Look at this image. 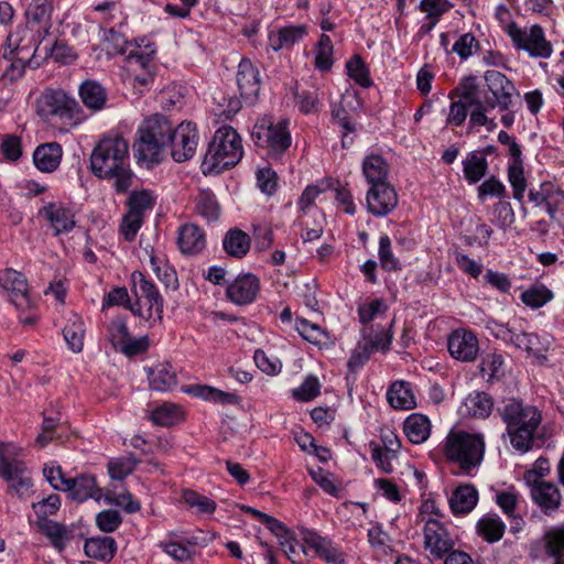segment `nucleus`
<instances>
[{"instance_id":"obj_1","label":"nucleus","mask_w":564,"mask_h":564,"mask_svg":"<svg viewBox=\"0 0 564 564\" xmlns=\"http://www.w3.org/2000/svg\"><path fill=\"white\" fill-rule=\"evenodd\" d=\"M484 79L487 86V93L484 96H481L475 76L465 77L457 86L456 93L474 106L469 116V124L471 127L488 126V129L491 130L496 127V123L487 117V110L498 108L500 111H507L512 104V97L517 89L513 83L498 70H487Z\"/></svg>"},{"instance_id":"obj_2","label":"nucleus","mask_w":564,"mask_h":564,"mask_svg":"<svg viewBox=\"0 0 564 564\" xmlns=\"http://www.w3.org/2000/svg\"><path fill=\"white\" fill-rule=\"evenodd\" d=\"M90 169L97 177L113 181L118 192H126L133 175L129 164V142L119 134L101 138L90 154Z\"/></svg>"},{"instance_id":"obj_3","label":"nucleus","mask_w":564,"mask_h":564,"mask_svg":"<svg viewBox=\"0 0 564 564\" xmlns=\"http://www.w3.org/2000/svg\"><path fill=\"white\" fill-rule=\"evenodd\" d=\"M499 411L511 446L521 453L530 451L541 424V412L517 399H509Z\"/></svg>"},{"instance_id":"obj_4","label":"nucleus","mask_w":564,"mask_h":564,"mask_svg":"<svg viewBox=\"0 0 564 564\" xmlns=\"http://www.w3.org/2000/svg\"><path fill=\"white\" fill-rule=\"evenodd\" d=\"M445 457L466 473L478 467L485 454V440L480 433L452 429L444 441Z\"/></svg>"},{"instance_id":"obj_5","label":"nucleus","mask_w":564,"mask_h":564,"mask_svg":"<svg viewBox=\"0 0 564 564\" xmlns=\"http://www.w3.org/2000/svg\"><path fill=\"white\" fill-rule=\"evenodd\" d=\"M241 138L231 127L219 128L205 154L204 165L219 173L235 166L242 158Z\"/></svg>"},{"instance_id":"obj_6","label":"nucleus","mask_w":564,"mask_h":564,"mask_svg":"<svg viewBox=\"0 0 564 564\" xmlns=\"http://www.w3.org/2000/svg\"><path fill=\"white\" fill-rule=\"evenodd\" d=\"M131 281L132 290L137 296L131 312L145 321L149 326L161 322L163 316V297L155 284L148 280L140 271H134L131 274Z\"/></svg>"},{"instance_id":"obj_7","label":"nucleus","mask_w":564,"mask_h":564,"mask_svg":"<svg viewBox=\"0 0 564 564\" xmlns=\"http://www.w3.org/2000/svg\"><path fill=\"white\" fill-rule=\"evenodd\" d=\"M288 124L286 119L274 120L264 116L254 123L251 137L257 145L268 149L272 154H280L291 144Z\"/></svg>"},{"instance_id":"obj_8","label":"nucleus","mask_w":564,"mask_h":564,"mask_svg":"<svg viewBox=\"0 0 564 564\" xmlns=\"http://www.w3.org/2000/svg\"><path fill=\"white\" fill-rule=\"evenodd\" d=\"M22 452L13 443L0 442V475L17 491L31 486L28 469L20 459Z\"/></svg>"},{"instance_id":"obj_9","label":"nucleus","mask_w":564,"mask_h":564,"mask_svg":"<svg viewBox=\"0 0 564 564\" xmlns=\"http://www.w3.org/2000/svg\"><path fill=\"white\" fill-rule=\"evenodd\" d=\"M513 45L529 53L532 57L547 58L552 55L553 48L544 36L541 26L519 28L516 23L508 24L506 29Z\"/></svg>"},{"instance_id":"obj_10","label":"nucleus","mask_w":564,"mask_h":564,"mask_svg":"<svg viewBox=\"0 0 564 564\" xmlns=\"http://www.w3.org/2000/svg\"><path fill=\"white\" fill-rule=\"evenodd\" d=\"M497 336L523 350L529 358H535L540 362L546 360V352L551 346L547 337H540L534 333L516 332L508 326H501Z\"/></svg>"},{"instance_id":"obj_11","label":"nucleus","mask_w":564,"mask_h":564,"mask_svg":"<svg viewBox=\"0 0 564 564\" xmlns=\"http://www.w3.org/2000/svg\"><path fill=\"white\" fill-rule=\"evenodd\" d=\"M424 549L436 560L442 558L455 545L447 528L436 518H423Z\"/></svg>"},{"instance_id":"obj_12","label":"nucleus","mask_w":564,"mask_h":564,"mask_svg":"<svg viewBox=\"0 0 564 564\" xmlns=\"http://www.w3.org/2000/svg\"><path fill=\"white\" fill-rule=\"evenodd\" d=\"M76 106L75 99L68 97L63 90L45 89L35 100V112L45 120L51 117L66 118Z\"/></svg>"},{"instance_id":"obj_13","label":"nucleus","mask_w":564,"mask_h":564,"mask_svg":"<svg viewBox=\"0 0 564 564\" xmlns=\"http://www.w3.org/2000/svg\"><path fill=\"white\" fill-rule=\"evenodd\" d=\"M529 198L535 205H544L550 218L558 226H564V192L553 183H543L539 189H531Z\"/></svg>"},{"instance_id":"obj_14","label":"nucleus","mask_w":564,"mask_h":564,"mask_svg":"<svg viewBox=\"0 0 564 564\" xmlns=\"http://www.w3.org/2000/svg\"><path fill=\"white\" fill-rule=\"evenodd\" d=\"M172 147V158L175 162H185L191 160L197 149L198 133L196 126L192 122H182L176 129H173L170 143Z\"/></svg>"},{"instance_id":"obj_15","label":"nucleus","mask_w":564,"mask_h":564,"mask_svg":"<svg viewBox=\"0 0 564 564\" xmlns=\"http://www.w3.org/2000/svg\"><path fill=\"white\" fill-rule=\"evenodd\" d=\"M43 36L41 31L35 28H19L14 33L8 36V46L4 48L9 54L32 62L35 52L41 44Z\"/></svg>"},{"instance_id":"obj_16","label":"nucleus","mask_w":564,"mask_h":564,"mask_svg":"<svg viewBox=\"0 0 564 564\" xmlns=\"http://www.w3.org/2000/svg\"><path fill=\"white\" fill-rule=\"evenodd\" d=\"M0 284L7 291L10 302L18 310L25 311L32 307L33 302L29 294V285L22 273L6 269L0 273Z\"/></svg>"},{"instance_id":"obj_17","label":"nucleus","mask_w":564,"mask_h":564,"mask_svg":"<svg viewBox=\"0 0 564 564\" xmlns=\"http://www.w3.org/2000/svg\"><path fill=\"white\" fill-rule=\"evenodd\" d=\"M447 349L449 355L456 360L464 362L474 361L479 349L477 336L470 330L455 329L447 338Z\"/></svg>"},{"instance_id":"obj_18","label":"nucleus","mask_w":564,"mask_h":564,"mask_svg":"<svg viewBox=\"0 0 564 564\" xmlns=\"http://www.w3.org/2000/svg\"><path fill=\"white\" fill-rule=\"evenodd\" d=\"M260 282L251 273L238 275L231 281L226 290L227 297L236 305H247L252 303L259 292Z\"/></svg>"},{"instance_id":"obj_19","label":"nucleus","mask_w":564,"mask_h":564,"mask_svg":"<svg viewBox=\"0 0 564 564\" xmlns=\"http://www.w3.org/2000/svg\"><path fill=\"white\" fill-rule=\"evenodd\" d=\"M301 540L308 546V552L313 551L316 556L328 564H343L344 554L334 543L316 532L303 530Z\"/></svg>"},{"instance_id":"obj_20","label":"nucleus","mask_w":564,"mask_h":564,"mask_svg":"<svg viewBox=\"0 0 564 564\" xmlns=\"http://www.w3.org/2000/svg\"><path fill=\"white\" fill-rule=\"evenodd\" d=\"M531 497L545 514L555 512L562 501L557 486L551 481L534 479L531 485Z\"/></svg>"},{"instance_id":"obj_21","label":"nucleus","mask_w":564,"mask_h":564,"mask_svg":"<svg viewBox=\"0 0 564 564\" xmlns=\"http://www.w3.org/2000/svg\"><path fill=\"white\" fill-rule=\"evenodd\" d=\"M137 134L132 149L138 164L149 169L160 163L164 158L165 145L149 139L147 134Z\"/></svg>"},{"instance_id":"obj_22","label":"nucleus","mask_w":564,"mask_h":564,"mask_svg":"<svg viewBox=\"0 0 564 564\" xmlns=\"http://www.w3.org/2000/svg\"><path fill=\"white\" fill-rule=\"evenodd\" d=\"M360 107V102L355 93H346L343 96L339 106L334 107L332 110L333 118L337 121L343 130V145L347 147L352 142L350 133L355 132V124L351 122L349 117L350 110H357Z\"/></svg>"},{"instance_id":"obj_23","label":"nucleus","mask_w":564,"mask_h":564,"mask_svg":"<svg viewBox=\"0 0 564 564\" xmlns=\"http://www.w3.org/2000/svg\"><path fill=\"white\" fill-rule=\"evenodd\" d=\"M177 246L186 256H196L206 248L204 230L195 224H185L178 228Z\"/></svg>"},{"instance_id":"obj_24","label":"nucleus","mask_w":564,"mask_h":564,"mask_svg":"<svg viewBox=\"0 0 564 564\" xmlns=\"http://www.w3.org/2000/svg\"><path fill=\"white\" fill-rule=\"evenodd\" d=\"M237 85L241 96L247 100H253L260 90L259 69L250 59L243 58L238 65Z\"/></svg>"},{"instance_id":"obj_25","label":"nucleus","mask_w":564,"mask_h":564,"mask_svg":"<svg viewBox=\"0 0 564 564\" xmlns=\"http://www.w3.org/2000/svg\"><path fill=\"white\" fill-rule=\"evenodd\" d=\"M39 214L50 223L56 235L68 232L75 226L74 213L59 203L44 206Z\"/></svg>"},{"instance_id":"obj_26","label":"nucleus","mask_w":564,"mask_h":564,"mask_svg":"<svg viewBox=\"0 0 564 564\" xmlns=\"http://www.w3.org/2000/svg\"><path fill=\"white\" fill-rule=\"evenodd\" d=\"M173 126L162 115H153L141 122L137 133L147 134L149 139L154 140L163 145L170 143Z\"/></svg>"},{"instance_id":"obj_27","label":"nucleus","mask_w":564,"mask_h":564,"mask_svg":"<svg viewBox=\"0 0 564 564\" xmlns=\"http://www.w3.org/2000/svg\"><path fill=\"white\" fill-rule=\"evenodd\" d=\"M306 34L307 26L304 24L288 25L269 33V45L275 52L283 48H290L306 36Z\"/></svg>"},{"instance_id":"obj_28","label":"nucleus","mask_w":564,"mask_h":564,"mask_svg":"<svg viewBox=\"0 0 564 564\" xmlns=\"http://www.w3.org/2000/svg\"><path fill=\"white\" fill-rule=\"evenodd\" d=\"M147 372L150 388L155 391H170L177 383L176 373L169 362H159Z\"/></svg>"},{"instance_id":"obj_29","label":"nucleus","mask_w":564,"mask_h":564,"mask_svg":"<svg viewBox=\"0 0 564 564\" xmlns=\"http://www.w3.org/2000/svg\"><path fill=\"white\" fill-rule=\"evenodd\" d=\"M478 502V491L471 485L457 487L449 498V507L454 514L469 513Z\"/></svg>"},{"instance_id":"obj_30","label":"nucleus","mask_w":564,"mask_h":564,"mask_svg":"<svg viewBox=\"0 0 564 564\" xmlns=\"http://www.w3.org/2000/svg\"><path fill=\"white\" fill-rule=\"evenodd\" d=\"M62 159V148L57 143H47L36 148L33 153L35 166L42 172L55 171Z\"/></svg>"},{"instance_id":"obj_31","label":"nucleus","mask_w":564,"mask_h":564,"mask_svg":"<svg viewBox=\"0 0 564 564\" xmlns=\"http://www.w3.org/2000/svg\"><path fill=\"white\" fill-rule=\"evenodd\" d=\"M64 339L68 348L74 352H80L84 348L85 325L82 317L70 312L63 329Z\"/></svg>"},{"instance_id":"obj_32","label":"nucleus","mask_w":564,"mask_h":564,"mask_svg":"<svg viewBox=\"0 0 564 564\" xmlns=\"http://www.w3.org/2000/svg\"><path fill=\"white\" fill-rule=\"evenodd\" d=\"M79 96L83 104L93 111L105 108L107 93L105 88L95 80H86L79 86Z\"/></svg>"},{"instance_id":"obj_33","label":"nucleus","mask_w":564,"mask_h":564,"mask_svg":"<svg viewBox=\"0 0 564 564\" xmlns=\"http://www.w3.org/2000/svg\"><path fill=\"white\" fill-rule=\"evenodd\" d=\"M403 431L412 443L421 444L430 436V420L423 414L413 413L403 422Z\"/></svg>"},{"instance_id":"obj_34","label":"nucleus","mask_w":564,"mask_h":564,"mask_svg":"<svg viewBox=\"0 0 564 564\" xmlns=\"http://www.w3.org/2000/svg\"><path fill=\"white\" fill-rule=\"evenodd\" d=\"M250 245L249 235L238 228L228 230L223 240L225 251L238 259L243 258L248 253Z\"/></svg>"},{"instance_id":"obj_35","label":"nucleus","mask_w":564,"mask_h":564,"mask_svg":"<svg viewBox=\"0 0 564 564\" xmlns=\"http://www.w3.org/2000/svg\"><path fill=\"white\" fill-rule=\"evenodd\" d=\"M116 541L111 536L90 538L85 542L84 551L88 557L110 561L116 552Z\"/></svg>"},{"instance_id":"obj_36","label":"nucleus","mask_w":564,"mask_h":564,"mask_svg":"<svg viewBox=\"0 0 564 564\" xmlns=\"http://www.w3.org/2000/svg\"><path fill=\"white\" fill-rule=\"evenodd\" d=\"M362 172L369 184L373 186L387 184L388 167L386 160L381 155H367L362 163Z\"/></svg>"},{"instance_id":"obj_37","label":"nucleus","mask_w":564,"mask_h":564,"mask_svg":"<svg viewBox=\"0 0 564 564\" xmlns=\"http://www.w3.org/2000/svg\"><path fill=\"white\" fill-rule=\"evenodd\" d=\"M390 406L399 410L416 408V399L409 382L400 380L390 386Z\"/></svg>"},{"instance_id":"obj_38","label":"nucleus","mask_w":564,"mask_h":564,"mask_svg":"<svg viewBox=\"0 0 564 564\" xmlns=\"http://www.w3.org/2000/svg\"><path fill=\"white\" fill-rule=\"evenodd\" d=\"M488 171V162L484 154L473 151L463 160L464 176L469 184L479 182Z\"/></svg>"},{"instance_id":"obj_39","label":"nucleus","mask_w":564,"mask_h":564,"mask_svg":"<svg viewBox=\"0 0 564 564\" xmlns=\"http://www.w3.org/2000/svg\"><path fill=\"white\" fill-rule=\"evenodd\" d=\"M67 491L70 497L77 501H85L89 498L99 499L96 479L89 475L72 478Z\"/></svg>"},{"instance_id":"obj_40","label":"nucleus","mask_w":564,"mask_h":564,"mask_svg":"<svg viewBox=\"0 0 564 564\" xmlns=\"http://www.w3.org/2000/svg\"><path fill=\"white\" fill-rule=\"evenodd\" d=\"M477 533L488 543L501 540L506 525L496 514H487L477 522Z\"/></svg>"},{"instance_id":"obj_41","label":"nucleus","mask_w":564,"mask_h":564,"mask_svg":"<svg viewBox=\"0 0 564 564\" xmlns=\"http://www.w3.org/2000/svg\"><path fill=\"white\" fill-rule=\"evenodd\" d=\"M195 210L208 223L218 220L220 216V206L214 193L208 189H202L197 194Z\"/></svg>"},{"instance_id":"obj_42","label":"nucleus","mask_w":564,"mask_h":564,"mask_svg":"<svg viewBox=\"0 0 564 564\" xmlns=\"http://www.w3.org/2000/svg\"><path fill=\"white\" fill-rule=\"evenodd\" d=\"M464 404L469 415L480 419L488 417L494 408L491 397L485 392L470 393Z\"/></svg>"},{"instance_id":"obj_43","label":"nucleus","mask_w":564,"mask_h":564,"mask_svg":"<svg viewBox=\"0 0 564 564\" xmlns=\"http://www.w3.org/2000/svg\"><path fill=\"white\" fill-rule=\"evenodd\" d=\"M28 63L29 61L9 54L7 50H3L0 57V72L2 73V77L10 82L21 78Z\"/></svg>"},{"instance_id":"obj_44","label":"nucleus","mask_w":564,"mask_h":564,"mask_svg":"<svg viewBox=\"0 0 564 564\" xmlns=\"http://www.w3.org/2000/svg\"><path fill=\"white\" fill-rule=\"evenodd\" d=\"M314 65L321 72L330 70L334 59V46L328 35L322 34L314 47Z\"/></svg>"},{"instance_id":"obj_45","label":"nucleus","mask_w":564,"mask_h":564,"mask_svg":"<svg viewBox=\"0 0 564 564\" xmlns=\"http://www.w3.org/2000/svg\"><path fill=\"white\" fill-rule=\"evenodd\" d=\"M148 417L155 425L171 426L182 420V411L173 403H163L152 410Z\"/></svg>"},{"instance_id":"obj_46","label":"nucleus","mask_w":564,"mask_h":564,"mask_svg":"<svg viewBox=\"0 0 564 564\" xmlns=\"http://www.w3.org/2000/svg\"><path fill=\"white\" fill-rule=\"evenodd\" d=\"M180 535L176 532H169L166 538L160 542V547L164 553L176 561L187 562L192 560V549L178 541Z\"/></svg>"},{"instance_id":"obj_47","label":"nucleus","mask_w":564,"mask_h":564,"mask_svg":"<svg viewBox=\"0 0 564 564\" xmlns=\"http://www.w3.org/2000/svg\"><path fill=\"white\" fill-rule=\"evenodd\" d=\"M40 528L56 550L61 552L65 549L70 535L64 525L51 520H43Z\"/></svg>"},{"instance_id":"obj_48","label":"nucleus","mask_w":564,"mask_h":564,"mask_svg":"<svg viewBox=\"0 0 564 564\" xmlns=\"http://www.w3.org/2000/svg\"><path fill=\"white\" fill-rule=\"evenodd\" d=\"M281 549L285 553L286 557L293 564H304L303 557L310 555L308 546L305 545L304 541L300 543L293 535V533H289L285 538H283L279 542Z\"/></svg>"},{"instance_id":"obj_49","label":"nucleus","mask_w":564,"mask_h":564,"mask_svg":"<svg viewBox=\"0 0 564 564\" xmlns=\"http://www.w3.org/2000/svg\"><path fill=\"white\" fill-rule=\"evenodd\" d=\"M388 185H371L367 194V207L368 210L377 216H384L388 213V197H387Z\"/></svg>"},{"instance_id":"obj_50","label":"nucleus","mask_w":564,"mask_h":564,"mask_svg":"<svg viewBox=\"0 0 564 564\" xmlns=\"http://www.w3.org/2000/svg\"><path fill=\"white\" fill-rule=\"evenodd\" d=\"M546 554L556 561L564 557V528L557 527L547 530L543 535Z\"/></svg>"},{"instance_id":"obj_51","label":"nucleus","mask_w":564,"mask_h":564,"mask_svg":"<svg viewBox=\"0 0 564 564\" xmlns=\"http://www.w3.org/2000/svg\"><path fill=\"white\" fill-rule=\"evenodd\" d=\"M150 264L158 279L164 283L166 288H177L176 272L163 257L152 253L150 256Z\"/></svg>"},{"instance_id":"obj_52","label":"nucleus","mask_w":564,"mask_h":564,"mask_svg":"<svg viewBox=\"0 0 564 564\" xmlns=\"http://www.w3.org/2000/svg\"><path fill=\"white\" fill-rule=\"evenodd\" d=\"M333 182L330 180H322L315 184L306 186L301 197L299 198L297 205L301 212H307L316 202V199L330 189Z\"/></svg>"},{"instance_id":"obj_53","label":"nucleus","mask_w":564,"mask_h":564,"mask_svg":"<svg viewBox=\"0 0 564 564\" xmlns=\"http://www.w3.org/2000/svg\"><path fill=\"white\" fill-rule=\"evenodd\" d=\"M193 391L196 397L215 403L231 404L238 401L236 394L209 386H197Z\"/></svg>"},{"instance_id":"obj_54","label":"nucleus","mask_w":564,"mask_h":564,"mask_svg":"<svg viewBox=\"0 0 564 564\" xmlns=\"http://www.w3.org/2000/svg\"><path fill=\"white\" fill-rule=\"evenodd\" d=\"M553 299V293L544 285H533L521 294L522 302L531 308H540Z\"/></svg>"},{"instance_id":"obj_55","label":"nucleus","mask_w":564,"mask_h":564,"mask_svg":"<svg viewBox=\"0 0 564 564\" xmlns=\"http://www.w3.org/2000/svg\"><path fill=\"white\" fill-rule=\"evenodd\" d=\"M139 464V459L129 455L112 459L108 463V473L112 479L121 480L129 476Z\"/></svg>"},{"instance_id":"obj_56","label":"nucleus","mask_w":564,"mask_h":564,"mask_svg":"<svg viewBox=\"0 0 564 564\" xmlns=\"http://www.w3.org/2000/svg\"><path fill=\"white\" fill-rule=\"evenodd\" d=\"M155 204V197L150 191L133 192L128 200L129 212L143 218L144 213L151 210Z\"/></svg>"},{"instance_id":"obj_57","label":"nucleus","mask_w":564,"mask_h":564,"mask_svg":"<svg viewBox=\"0 0 564 564\" xmlns=\"http://www.w3.org/2000/svg\"><path fill=\"white\" fill-rule=\"evenodd\" d=\"M295 105L303 113L315 112L318 109L319 98L318 90L316 88L311 89H295L293 91Z\"/></svg>"},{"instance_id":"obj_58","label":"nucleus","mask_w":564,"mask_h":564,"mask_svg":"<svg viewBox=\"0 0 564 564\" xmlns=\"http://www.w3.org/2000/svg\"><path fill=\"white\" fill-rule=\"evenodd\" d=\"M182 497L185 503L198 513L209 514L216 510V502L214 500L194 490H184Z\"/></svg>"},{"instance_id":"obj_59","label":"nucleus","mask_w":564,"mask_h":564,"mask_svg":"<svg viewBox=\"0 0 564 564\" xmlns=\"http://www.w3.org/2000/svg\"><path fill=\"white\" fill-rule=\"evenodd\" d=\"M387 305L384 300L375 299L367 303L359 305L358 315L362 324H368L386 314Z\"/></svg>"},{"instance_id":"obj_60","label":"nucleus","mask_w":564,"mask_h":564,"mask_svg":"<svg viewBox=\"0 0 564 564\" xmlns=\"http://www.w3.org/2000/svg\"><path fill=\"white\" fill-rule=\"evenodd\" d=\"M347 75L354 79L357 84L362 87L371 86V80L369 78L368 69L366 68L361 57L359 55H354L346 63Z\"/></svg>"},{"instance_id":"obj_61","label":"nucleus","mask_w":564,"mask_h":564,"mask_svg":"<svg viewBox=\"0 0 564 564\" xmlns=\"http://www.w3.org/2000/svg\"><path fill=\"white\" fill-rule=\"evenodd\" d=\"M508 180L513 189V198L518 202H522L527 188L523 164L509 165Z\"/></svg>"},{"instance_id":"obj_62","label":"nucleus","mask_w":564,"mask_h":564,"mask_svg":"<svg viewBox=\"0 0 564 564\" xmlns=\"http://www.w3.org/2000/svg\"><path fill=\"white\" fill-rule=\"evenodd\" d=\"M296 332L307 341L318 345L325 338V332L317 325L304 318L295 321Z\"/></svg>"},{"instance_id":"obj_63","label":"nucleus","mask_w":564,"mask_h":564,"mask_svg":"<svg viewBox=\"0 0 564 564\" xmlns=\"http://www.w3.org/2000/svg\"><path fill=\"white\" fill-rule=\"evenodd\" d=\"M154 52V50H150L147 53L131 51L127 57V73L152 69V55Z\"/></svg>"},{"instance_id":"obj_64","label":"nucleus","mask_w":564,"mask_h":564,"mask_svg":"<svg viewBox=\"0 0 564 564\" xmlns=\"http://www.w3.org/2000/svg\"><path fill=\"white\" fill-rule=\"evenodd\" d=\"M129 336V329L124 319L116 318L109 324L108 337L116 349L120 350L124 343H127Z\"/></svg>"}]
</instances>
